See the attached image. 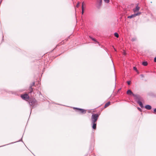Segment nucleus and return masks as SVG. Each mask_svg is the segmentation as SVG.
Returning a JSON list of instances; mask_svg holds the SVG:
<instances>
[{"label": "nucleus", "mask_w": 156, "mask_h": 156, "mask_svg": "<svg viewBox=\"0 0 156 156\" xmlns=\"http://www.w3.org/2000/svg\"><path fill=\"white\" fill-rule=\"evenodd\" d=\"M29 103L33 108L36 107L37 105V102L35 98H32L30 100Z\"/></svg>", "instance_id": "obj_1"}, {"label": "nucleus", "mask_w": 156, "mask_h": 156, "mask_svg": "<svg viewBox=\"0 0 156 156\" xmlns=\"http://www.w3.org/2000/svg\"><path fill=\"white\" fill-rule=\"evenodd\" d=\"M99 115L98 114H93L91 117V122H96L98 118Z\"/></svg>", "instance_id": "obj_2"}, {"label": "nucleus", "mask_w": 156, "mask_h": 156, "mask_svg": "<svg viewBox=\"0 0 156 156\" xmlns=\"http://www.w3.org/2000/svg\"><path fill=\"white\" fill-rule=\"evenodd\" d=\"M102 3V0H97L96 3V5L97 7L99 9L101 6Z\"/></svg>", "instance_id": "obj_3"}, {"label": "nucleus", "mask_w": 156, "mask_h": 156, "mask_svg": "<svg viewBox=\"0 0 156 156\" xmlns=\"http://www.w3.org/2000/svg\"><path fill=\"white\" fill-rule=\"evenodd\" d=\"M74 109H76L78 110V112H80L82 114H85L86 112V111L84 109L78 108H73Z\"/></svg>", "instance_id": "obj_4"}, {"label": "nucleus", "mask_w": 156, "mask_h": 156, "mask_svg": "<svg viewBox=\"0 0 156 156\" xmlns=\"http://www.w3.org/2000/svg\"><path fill=\"white\" fill-rule=\"evenodd\" d=\"M21 97L22 99L26 100L29 99V98L28 95L27 94L22 95H21Z\"/></svg>", "instance_id": "obj_5"}, {"label": "nucleus", "mask_w": 156, "mask_h": 156, "mask_svg": "<svg viewBox=\"0 0 156 156\" xmlns=\"http://www.w3.org/2000/svg\"><path fill=\"white\" fill-rule=\"evenodd\" d=\"M138 4H137L136 7L133 9V11L135 13L138 11L140 9V8L138 6Z\"/></svg>", "instance_id": "obj_6"}, {"label": "nucleus", "mask_w": 156, "mask_h": 156, "mask_svg": "<svg viewBox=\"0 0 156 156\" xmlns=\"http://www.w3.org/2000/svg\"><path fill=\"white\" fill-rule=\"evenodd\" d=\"M35 85V83L34 82H33L31 85L30 86V93H31L32 91H33V88H32V87L33 86H34Z\"/></svg>", "instance_id": "obj_7"}, {"label": "nucleus", "mask_w": 156, "mask_h": 156, "mask_svg": "<svg viewBox=\"0 0 156 156\" xmlns=\"http://www.w3.org/2000/svg\"><path fill=\"white\" fill-rule=\"evenodd\" d=\"M145 108L147 110H150L151 109V105H146Z\"/></svg>", "instance_id": "obj_8"}, {"label": "nucleus", "mask_w": 156, "mask_h": 156, "mask_svg": "<svg viewBox=\"0 0 156 156\" xmlns=\"http://www.w3.org/2000/svg\"><path fill=\"white\" fill-rule=\"evenodd\" d=\"M127 94L129 95H134L132 91L130 90H128L127 91Z\"/></svg>", "instance_id": "obj_9"}, {"label": "nucleus", "mask_w": 156, "mask_h": 156, "mask_svg": "<svg viewBox=\"0 0 156 156\" xmlns=\"http://www.w3.org/2000/svg\"><path fill=\"white\" fill-rule=\"evenodd\" d=\"M92 123L93 124L92 128L94 129H95L96 128V122H92Z\"/></svg>", "instance_id": "obj_10"}, {"label": "nucleus", "mask_w": 156, "mask_h": 156, "mask_svg": "<svg viewBox=\"0 0 156 156\" xmlns=\"http://www.w3.org/2000/svg\"><path fill=\"white\" fill-rule=\"evenodd\" d=\"M137 103L141 108H143L144 107L143 104L141 101H139L137 102Z\"/></svg>", "instance_id": "obj_11"}, {"label": "nucleus", "mask_w": 156, "mask_h": 156, "mask_svg": "<svg viewBox=\"0 0 156 156\" xmlns=\"http://www.w3.org/2000/svg\"><path fill=\"white\" fill-rule=\"evenodd\" d=\"M136 17V16H135V14H132V15H131V16H128L127 17V18H134V17Z\"/></svg>", "instance_id": "obj_12"}, {"label": "nucleus", "mask_w": 156, "mask_h": 156, "mask_svg": "<svg viewBox=\"0 0 156 156\" xmlns=\"http://www.w3.org/2000/svg\"><path fill=\"white\" fill-rule=\"evenodd\" d=\"M110 102H108L105 105V108H106L110 105Z\"/></svg>", "instance_id": "obj_13"}, {"label": "nucleus", "mask_w": 156, "mask_h": 156, "mask_svg": "<svg viewBox=\"0 0 156 156\" xmlns=\"http://www.w3.org/2000/svg\"><path fill=\"white\" fill-rule=\"evenodd\" d=\"M142 64L144 66H146L147 65V63L146 62L144 61L142 63Z\"/></svg>", "instance_id": "obj_14"}, {"label": "nucleus", "mask_w": 156, "mask_h": 156, "mask_svg": "<svg viewBox=\"0 0 156 156\" xmlns=\"http://www.w3.org/2000/svg\"><path fill=\"white\" fill-rule=\"evenodd\" d=\"M89 37H90V38H91L93 41H94L97 42L98 43V44L99 43L98 42H97V41L96 40H95L94 38H93V37H91L90 36Z\"/></svg>", "instance_id": "obj_15"}, {"label": "nucleus", "mask_w": 156, "mask_h": 156, "mask_svg": "<svg viewBox=\"0 0 156 156\" xmlns=\"http://www.w3.org/2000/svg\"><path fill=\"white\" fill-rule=\"evenodd\" d=\"M114 36L116 37H119V34L117 33H114Z\"/></svg>", "instance_id": "obj_16"}, {"label": "nucleus", "mask_w": 156, "mask_h": 156, "mask_svg": "<svg viewBox=\"0 0 156 156\" xmlns=\"http://www.w3.org/2000/svg\"><path fill=\"white\" fill-rule=\"evenodd\" d=\"M136 38L135 37L132 38L131 39V41H136Z\"/></svg>", "instance_id": "obj_17"}, {"label": "nucleus", "mask_w": 156, "mask_h": 156, "mask_svg": "<svg viewBox=\"0 0 156 156\" xmlns=\"http://www.w3.org/2000/svg\"><path fill=\"white\" fill-rule=\"evenodd\" d=\"M141 13L140 12H138L136 13H135V16H139L141 14Z\"/></svg>", "instance_id": "obj_18"}, {"label": "nucleus", "mask_w": 156, "mask_h": 156, "mask_svg": "<svg viewBox=\"0 0 156 156\" xmlns=\"http://www.w3.org/2000/svg\"><path fill=\"white\" fill-rule=\"evenodd\" d=\"M153 113L154 114H156V108L154 109Z\"/></svg>", "instance_id": "obj_19"}, {"label": "nucleus", "mask_w": 156, "mask_h": 156, "mask_svg": "<svg viewBox=\"0 0 156 156\" xmlns=\"http://www.w3.org/2000/svg\"><path fill=\"white\" fill-rule=\"evenodd\" d=\"M104 1L105 2L107 3H108L109 2V0H104Z\"/></svg>", "instance_id": "obj_20"}, {"label": "nucleus", "mask_w": 156, "mask_h": 156, "mask_svg": "<svg viewBox=\"0 0 156 156\" xmlns=\"http://www.w3.org/2000/svg\"><path fill=\"white\" fill-rule=\"evenodd\" d=\"M84 13V8H82V14H83Z\"/></svg>", "instance_id": "obj_21"}, {"label": "nucleus", "mask_w": 156, "mask_h": 156, "mask_svg": "<svg viewBox=\"0 0 156 156\" xmlns=\"http://www.w3.org/2000/svg\"><path fill=\"white\" fill-rule=\"evenodd\" d=\"M84 3L83 2L82 3V8H84L83 5H84Z\"/></svg>", "instance_id": "obj_22"}, {"label": "nucleus", "mask_w": 156, "mask_h": 156, "mask_svg": "<svg viewBox=\"0 0 156 156\" xmlns=\"http://www.w3.org/2000/svg\"><path fill=\"white\" fill-rule=\"evenodd\" d=\"M133 69L134 70H136V71H137L136 68L135 67H133Z\"/></svg>", "instance_id": "obj_23"}, {"label": "nucleus", "mask_w": 156, "mask_h": 156, "mask_svg": "<svg viewBox=\"0 0 156 156\" xmlns=\"http://www.w3.org/2000/svg\"><path fill=\"white\" fill-rule=\"evenodd\" d=\"M79 4H80V2H78L77 4L76 5V6L77 7H79Z\"/></svg>", "instance_id": "obj_24"}, {"label": "nucleus", "mask_w": 156, "mask_h": 156, "mask_svg": "<svg viewBox=\"0 0 156 156\" xmlns=\"http://www.w3.org/2000/svg\"><path fill=\"white\" fill-rule=\"evenodd\" d=\"M127 83L128 85H129L130 84L131 81H128L127 82Z\"/></svg>", "instance_id": "obj_25"}, {"label": "nucleus", "mask_w": 156, "mask_h": 156, "mask_svg": "<svg viewBox=\"0 0 156 156\" xmlns=\"http://www.w3.org/2000/svg\"><path fill=\"white\" fill-rule=\"evenodd\" d=\"M137 109L140 112H141L142 111V109L139 107H138Z\"/></svg>", "instance_id": "obj_26"}, {"label": "nucleus", "mask_w": 156, "mask_h": 156, "mask_svg": "<svg viewBox=\"0 0 156 156\" xmlns=\"http://www.w3.org/2000/svg\"><path fill=\"white\" fill-rule=\"evenodd\" d=\"M154 62H156V57H155L154 58Z\"/></svg>", "instance_id": "obj_27"}, {"label": "nucleus", "mask_w": 156, "mask_h": 156, "mask_svg": "<svg viewBox=\"0 0 156 156\" xmlns=\"http://www.w3.org/2000/svg\"><path fill=\"white\" fill-rule=\"evenodd\" d=\"M140 76H141L142 77H144V75L143 74H141Z\"/></svg>", "instance_id": "obj_28"}, {"label": "nucleus", "mask_w": 156, "mask_h": 156, "mask_svg": "<svg viewBox=\"0 0 156 156\" xmlns=\"http://www.w3.org/2000/svg\"><path fill=\"white\" fill-rule=\"evenodd\" d=\"M114 49L115 51H116V50L115 49V48H114Z\"/></svg>", "instance_id": "obj_29"}, {"label": "nucleus", "mask_w": 156, "mask_h": 156, "mask_svg": "<svg viewBox=\"0 0 156 156\" xmlns=\"http://www.w3.org/2000/svg\"><path fill=\"white\" fill-rule=\"evenodd\" d=\"M41 94V92H39V94Z\"/></svg>", "instance_id": "obj_30"}]
</instances>
